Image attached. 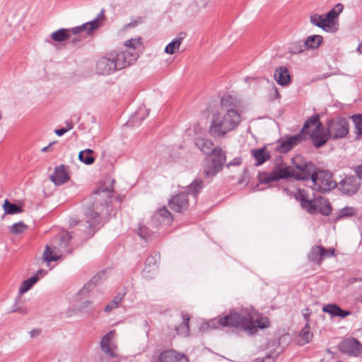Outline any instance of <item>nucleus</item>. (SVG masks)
<instances>
[{
	"label": "nucleus",
	"instance_id": "nucleus-1",
	"mask_svg": "<svg viewBox=\"0 0 362 362\" xmlns=\"http://www.w3.org/2000/svg\"><path fill=\"white\" fill-rule=\"evenodd\" d=\"M241 101L235 97L225 94L221 99L220 110L211 119L209 133L216 137H222L234 131L242 122Z\"/></svg>",
	"mask_w": 362,
	"mask_h": 362
},
{
	"label": "nucleus",
	"instance_id": "nucleus-2",
	"mask_svg": "<svg viewBox=\"0 0 362 362\" xmlns=\"http://www.w3.org/2000/svg\"><path fill=\"white\" fill-rule=\"evenodd\" d=\"M140 45L139 39H131L124 42L125 50L110 57H103L96 63V71L98 74L109 75L116 70L125 68L133 64L139 57L136 49Z\"/></svg>",
	"mask_w": 362,
	"mask_h": 362
},
{
	"label": "nucleus",
	"instance_id": "nucleus-3",
	"mask_svg": "<svg viewBox=\"0 0 362 362\" xmlns=\"http://www.w3.org/2000/svg\"><path fill=\"white\" fill-rule=\"evenodd\" d=\"M211 323H216L226 327L243 328L251 333L256 331L257 327L263 329L268 326L269 322L266 317H260L257 312L252 308H245L240 312H230L224 317L213 320Z\"/></svg>",
	"mask_w": 362,
	"mask_h": 362
},
{
	"label": "nucleus",
	"instance_id": "nucleus-4",
	"mask_svg": "<svg viewBox=\"0 0 362 362\" xmlns=\"http://www.w3.org/2000/svg\"><path fill=\"white\" fill-rule=\"evenodd\" d=\"M300 160V157L293 158L295 168L283 162L276 163L270 173H262L259 174V181L261 183L269 184L288 177H293L297 180L306 178L310 173L309 165H306V162L304 161L298 162Z\"/></svg>",
	"mask_w": 362,
	"mask_h": 362
},
{
	"label": "nucleus",
	"instance_id": "nucleus-5",
	"mask_svg": "<svg viewBox=\"0 0 362 362\" xmlns=\"http://www.w3.org/2000/svg\"><path fill=\"white\" fill-rule=\"evenodd\" d=\"M204 187L202 180H195L187 188L186 191L173 196L168 202L170 208L175 212L182 213L187 210L189 206V197L193 199L195 204L197 201V194Z\"/></svg>",
	"mask_w": 362,
	"mask_h": 362
},
{
	"label": "nucleus",
	"instance_id": "nucleus-6",
	"mask_svg": "<svg viewBox=\"0 0 362 362\" xmlns=\"http://www.w3.org/2000/svg\"><path fill=\"white\" fill-rule=\"evenodd\" d=\"M293 197L296 200L300 202L301 208L310 214L320 213L327 216L332 211L331 206L327 202L326 199L322 197L311 199L304 189H298L294 193Z\"/></svg>",
	"mask_w": 362,
	"mask_h": 362
},
{
	"label": "nucleus",
	"instance_id": "nucleus-7",
	"mask_svg": "<svg viewBox=\"0 0 362 362\" xmlns=\"http://www.w3.org/2000/svg\"><path fill=\"white\" fill-rule=\"evenodd\" d=\"M300 133L303 140L309 134V137L316 148L323 146L330 138L328 132H325L318 115H314L308 119L303 124Z\"/></svg>",
	"mask_w": 362,
	"mask_h": 362
},
{
	"label": "nucleus",
	"instance_id": "nucleus-8",
	"mask_svg": "<svg viewBox=\"0 0 362 362\" xmlns=\"http://www.w3.org/2000/svg\"><path fill=\"white\" fill-rule=\"evenodd\" d=\"M306 165H309V171L308 177L301 180H308L310 179L313 185L312 189L319 192H327L335 188L337 185L333 180L332 175L325 170L315 171V165L311 163L306 162Z\"/></svg>",
	"mask_w": 362,
	"mask_h": 362
},
{
	"label": "nucleus",
	"instance_id": "nucleus-9",
	"mask_svg": "<svg viewBox=\"0 0 362 362\" xmlns=\"http://www.w3.org/2000/svg\"><path fill=\"white\" fill-rule=\"evenodd\" d=\"M58 240V244H52L51 246L46 245L43 254V259L45 262L49 263L52 261H57L64 253L68 252L66 250L69 240L68 234L60 237Z\"/></svg>",
	"mask_w": 362,
	"mask_h": 362
},
{
	"label": "nucleus",
	"instance_id": "nucleus-10",
	"mask_svg": "<svg viewBox=\"0 0 362 362\" xmlns=\"http://www.w3.org/2000/svg\"><path fill=\"white\" fill-rule=\"evenodd\" d=\"M344 6L341 4H336L327 14L322 15L320 28L325 32L333 33L337 31L338 18L343 11Z\"/></svg>",
	"mask_w": 362,
	"mask_h": 362
},
{
	"label": "nucleus",
	"instance_id": "nucleus-11",
	"mask_svg": "<svg viewBox=\"0 0 362 362\" xmlns=\"http://www.w3.org/2000/svg\"><path fill=\"white\" fill-rule=\"evenodd\" d=\"M327 132L330 138L338 139L345 137L349 133V123L345 118L339 117L328 122Z\"/></svg>",
	"mask_w": 362,
	"mask_h": 362
},
{
	"label": "nucleus",
	"instance_id": "nucleus-12",
	"mask_svg": "<svg viewBox=\"0 0 362 362\" xmlns=\"http://www.w3.org/2000/svg\"><path fill=\"white\" fill-rule=\"evenodd\" d=\"M115 334V331L111 330L102 338L100 341L101 350L109 358L119 356L117 346L114 341Z\"/></svg>",
	"mask_w": 362,
	"mask_h": 362
},
{
	"label": "nucleus",
	"instance_id": "nucleus-13",
	"mask_svg": "<svg viewBox=\"0 0 362 362\" xmlns=\"http://www.w3.org/2000/svg\"><path fill=\"white\" fill-rule=\"evenodd\" d=\"M104 9H102L94 20L83 23L80 26H76L75 28L69 29L70 35H71V34L77 35L83 32H85L86 34H90L91 32H93V30H96L102 25V21L104 20Z\"/></svg>",
	"mask_w": 362,
	"mask_h": 362
},
{
	"label": "nucleus",
	"instance_id": "nucleus-14",
	"mask_svg": "<svg viewBox=\"0 0 362 362\" xmlns=\"http://www.w3.org/2000/svg\"><path fill=\"white\" fill-rule=\"evenodd\" d=\"M335 255V250L333 248L326 249L322 246L313 247L308 254V258L310 261L320 264L322 261L329 257Z\"/></svg>",
	"mask_w": 362,
	"mask_h": 362
},
{
	"label": "nucleus",
	"instance_id": "nucleus-15",
	"mask_svg": "<svg viewBox=\"0 0 362 362\" xmlns=\"http://www.w3.org/2000/svg\"><path fill=\"white\" fill-rule=\"evenodd\" d=\"M338 187L343 194L352 195L358 190L360 182L356 177L349 176L339 182Z\"/></svg>",
	"mask_w": 362,
	"mask_h": 362
},
{
	"label": "nucleus",
	"instance_id": "nucleus-16",
	"mask_svg": "<svg viewBox=\"0 0 362 362\" xmlns=\"http://www.w3.org/2000/svg\"><path fill=\"white\" fill-rule=\"evenodd\" d=\"M303 140L302 134H299L279 140L276 150L281 153H286L291 151L296 145Z\"/></svg>",
	"mask_w": 362,
	"mask_h": 362
},
{
	"label": "nucleus",
	"instance_id": "nucleus-17",
	"mask_svg": "<svg viewBox=\"0 0 362 362\" xmlns=\"http://www.w3.org/2000/svg\"><path fill=\"white\" fill-rule=\"evenodd\" d=\"M341 352L350 356H358L361 353V344L354 338H349L344 340L339 345Z\"/></svg>",
	"mask_w": 362,
	"mask_h": 362
},
{
	"label": "nucleus",
	"instance_id": "nucleus-18",
	"mask_svg": "<svg viewBox=\"0 0 362 362\" xmlns=\"http://www.w3.org/2000/svg\"><path fill=\"white\" fill-rule=\"evenodd\" d=\"M157 362H189V361L185 354L168 349L160 354Z\"/></svg>",
	"mask_w": 362,
	"mask_h": 362
},
{
	"label": "nucleus",
	"instance_id": "nucleus-19",
	"mask_svg": "<svg viewBox=\"0 0 362 362\" xmlns=\"http://www.w3.org/2000/svg\"><path fill=\"white\" fill-rule=\"evenodd\" d=\"M49 178L54 185H61L66 182L69 177L65 169V166L62 165L55 168L54 173L50 175Z\"/></svg>",
	"mask_w": 362,
	"mask_h": 362
},
{
	"label": "nucleus",
	"instance_id": "nucleus-20",
	"mask_svg": "<svg viewBox=\"0 0 362 362\" xmlns=\"http://www.w3.org/2000/svg\"><path fill=\"white\" fill-rule=\"evenodd\" d=\"M274 78L276 82L282 86H287L291 83L290 74L287 68L284 66L276 68L274 73Z\"/></svg>",
	"mask_w": 362,
	"mask_h": 362
},
{
	"label": "nucleus",
	"instance_id": "nucleus-21",
	"mask_svg": "<svg viewBox=\"0 0 362 362\" xmlns=\"http://www.w3.org/2000/svg\"><path fill=\"white\" fill-rule=\"evenodd\" d=\"M153 217L158 220L161 224L170 225L173 220L171 213L163 206L155 213Z\"/></svg>",
	"mask_w": 362,
	"mask_h": 362
},
{
	"label": "nucleus",
	"instance_id": "nucleus-22",
	"mask_svg": "<svg viewBox=\"0 0 362 362\" xmlns=\"http://www.w3.org/2000/svg\"><path fill=\"white\" fill-rule=\"evenodd\" d=\"M322 311L330 314L333 317L338 316L341 318H344L350 314L349 311L341 309L336 304H328L325 305L322 308Z\"/></svg>",
	"mask_w": 362,
	"mask_h": 362
},
{
	"label": "nucleus",
	"instance_id": "nucleus-23",
	"mask_svg": "<svg viewBox=\"0 0 362 362\" xmlns=\"http://www.w3.org/2000/svg\"><path fill=\"white\" fill-rule=\"evenodd\" d=\"M253 157L256 160V165H260L270 158V153L265 147L252 151Z\"/></svg>",
	"mask_w": 362,
	"mask_h": 362
},
{
	"label": "nucleus",
	"instance_id": "nucleus-24",
	"mask_svg": "<svg viewBox=\"0 0 362 362\" xmlns=\"http://www.w3.org/2000/svg\"><path fill=\"white\" fill-rule=\"evenodd\" d=\"M184 39V34L180 33L179 35L174 38L165 48V52L169 54L175 53L179 49Z\"/></svg>",
	"mask_w": 362,
	"mask_h": 362
},
{
	"label": "nucleus",
	"instance_id": "nucleus-25",
	"mask_svg": "<svg viewBox=\"0 0 362 362\" xmlns=\"http://www.w3.org/2000/svg\"><path fill=\"white\" fill-rule=\"evenodd\" d=\"M51 39L57 42H64L71 38L70 30L67 28L59 29L50 35Z\"/></svg>",
	"mask_w": 362,
	"mask_h": 362
},
{
	"label": "nucleus",
	"instance_id": "nucleus-26",
	"mask_svg": "<svg viewBox=\"0 0 362 362\" xmlns=\"http://www.w3.org/2000/svg\"><path fill=\"white\" fill-rule=\"evenodd\" d=\"M221 170L220 164H216L210 160H206L204 165V173L207 177L214 176Z\"/></svg>",
	"mask_w": 362,
	"mask_h": 362
},
{
	"label": "nucleus",
	"instance_id": "nucleus-27",
	"mask_svg": "<svg viewBox=\"0 0 362 362\" xmlns=\"http://www.w3.org/2000/svg\"><path fill=\"white\" fill-rule=\"evenodd\" d=\"M100 279V276H94L84 286L78 291V295L86 296L90 291H93Z\"/></svg>",
	"mask_w": 362,
	"mask_h": 362
},
{
	"label": "nucleus",
	"instance_id": "nucleus-28",
	"mask_svg": "<svg viewBox=\"0 0 362 362\" xmlns=\"http://www.w3.org/2000/svg\"><path fill=\"white\" fill-rule=\"evenodd\" d=\"M323 38L321 35H310L303 41L306 49H315L318 48L322 43Z\"/></svg>",
	"mask_w": 362,
	"mask_h": 362
},
{
	"label": "nucleus",
	"instance_id": "nucleus-29",
	"mask_svg": "<svg viewBox=\"0 0 362 362\" xmlns=\"http://www.w3.org/2000/svg\"><path fill=\"white\" fill-rule=\"evenodd\" d=\"M148 115V111L146 107H140L138 111L132 116V121H128L127 124L133 126L140 124L144 118Z\"/></svg>",
	"mask_w": 362,
	"mask_h": 362
},
{
	"label": "nucleus",
	"instance_id": "nucleus-30",
	"mask_svg": "<svg viewBox=\"0 0 362 362\" xmlns=\"http://www.w3.org/2000/svg\"><path fill=\"white\" fill-rule=\"evenodd\" d=\"M195 144L197 148L205 154L212 153L214 148L213 143L207 139H197Z\"/></svg>",
	"mask_w": 362,
	"mask_h": 362
},
{
	"label": "nucleus",
	"instance_id": "nucleus-31",
	"mask_svg": "<svg viewBox=\"0 0 362 362\" xmlns=\"http://www.w3.org/2000/svg\"><path fill=\"white\" fill-rule=\"evenodd\" d=\"M313 338V333L310 331V327L308 322L306 323L305 326L301 329L298 335V344L300 345H304L309 343Z\"/></svg>",
	"mask_w": 362,
	"mask_h": 362
},
{
	"label": "nucleus",
	"instance_id": "nucleus-32",
	"mask_svg": "<svg viewBox=\"0 0 362 362\" xmlns=\"http://www.w3.org/2000/svg\"><path fill=\"white\" fill-rule=\"evenodd\" d=\"M213 158L210 160L213 161L216 164H220V168L222 169L223 164L226 163V155L223 152V150L220 147H216L214 148L213 151Z\"/></svg>",
	"mask_w": 362,
	"mask_h": 362
},
{
	"label": "nucleus",
	"instance_id": "nucleus-33",
	"mask_svg": "<svg viewBox=\"0 0 362 362\" xmlns=\"http://www.w3.org/2000/svg\"><path fill=\"white\" fill-rule=\"evenodd\" d=\"M85 214L89 228H93L99 223V214L98 212L89 209Z\"/></svg>",
	"mask_w": 362,
	"mask_h": 362
},
{
	"label": "nucleus",
	"instance_id": "nucleus-34",
	"mask_svg": "<svg viewBox=\"0 0 362 362\" xmlns=\"http://www.w3.org/2000/svg\"><path fill=\"white\" fill-rule=\"evenodd\" d=\"M189 316L188 315H182V323L177 328L178 334L182 337H187L189 334Z\"/></svg>",
	"mask_w": 362,
	"mask_h": 362
},
{
	"label": "nucleus",
	"instance_id": "nucleus-35",
	"mask_svg": "<svg viewBox=\"0 0 362 362\" xmlns=\"http://www.w3.org/2000/svg\"><path fill=\"white\" fill-rule=\"evenodd\" d=\"M38 280L39 277L37 275H35L25 280L19 288V293L22 294L27 292Z\"/></svg>",
	"mask_w": 362,
	"mask_h": 362
},
{
	"label": "nucleus",
	"instance_id": "nucleus-36",
	"mask_svg": "<svg viewBox=\"0 0 362 362\" xmlns=\"http://www.w3.org/2000/svg\"><path fill=\"white\" fill-rule=\"evenodd\" d=\"M124 296V293H118L114 299L112 300L110 303L107 305L104 309L105 312L109 313L112 311L113 309L117 308L119 304L122 302Z\"/></svg>",
	"mask_w": 362,
	"mask_h": 362
},
{
	"label": "nucleus",
	"instance_id": "nucleus-37",
	"mask_svg": "<svg viewBox=\"0 0 362 362\" xmlns=\"http://www.w3.org/2000/svg\"><path fill=\"white\" fill-rule=\"evenodd\" d=\"M4 209L5 213L8 214H15L22 211V209L20 206H17L16 204L10 203L8 200H5L4 202Z\"/></svg>",
	"mask_w": 362,
	"mask_h": 362
},
{
	"label": "nucleus",
	"instance_id": "nucleus-38",
	"mask_svg": "<svg viewBox=\"0 0 362 362\" xmlns=\"http://www.w3.org/2000/svg\"><path fill=\"white\" fill-rule=\"evenodd\" d=\"M356 209L351 206H345L338 214V218L354 216L356 214Z\"/></svg>",
	"mask_w": 362,
	"mask_h": 362
},
{
	"label": "nucleus",
	"instance_id": "nucleus-39",
	"mask_svg": "<svg viewBox=\"0 0 362 362\" xmlns=\"http://www.w3.org/2000/svg\"><path fill=\"white\" fill-rule=\"evenodd\" d=\"M80 310L82 312L90 314L95 310V307L93 305L92 301L85 300V301L82 302V303L81 304Z\"/></svg>",
	"mask_w": 362,
	"mask_h": 362
},
{
	"label": "nucleus",
	"instance_id": "nucleus-40",
	"mask_svg": "<svg viewBox=\"0 0 362 362\" xmlns=\"http://www.w3.org/2000/svg\"><path fill=\"white\" fill-rule=\"evenodd\" d=\"M352 119L356 126V134L362 135V115H354Z\"/></svg>",
	"mask_w": 362,
	"mask_h": 362
},
{
	"label": "nucleus",
	"instance_id": "nucleus-41",
	"mask_svg": "<svg viewBox=\"0 0 362 362\" xmlns=\"http://www.w3.org/2000/svg\"><path fill=\"white\" fill-rule=\"evenodd\" d=\"M145 267H151L152 270H157V256L156 255H151L149 256L145 262Z\"/></svg>",
	"mask_w": 362,
	"mask_h": 362
},
{
	"label": "nucleus",
	"instance_id": "nucleus-42",
	"mask_svg": "<svg viewBox=\"0 0 362 362\" xmlns=\"http://www.w3.org/2000/svg\"><path fill=\"white\" fill-rule=\"evenodd\" d=\"M305 45L304 42H297L293 43L291 47V51L293 53H300L304 51Z\"/></svg>",
	"mask_w": 362,
	"mask_h": 362
},
{
	"label": "nucleus",
	"instance_id": "nucleus-43",
	"mask_svg": "<svg viewBox=\"0 0 362 362\" xmlns=\"http://www.w3.org/2000/svg\"><path fill=\"white\" fill-rule=\"evenodd\" d=\"M26 228V226L23 222L14 223L11 228V231L14 234L21 233Z\"/></svg>",
	"mask_w": 362,
	"mask_h": 362
},
{
	"label": "nucleus",
	"instance_id": "nucleus-44",
	"mask_svg": "<svg viewBox=\"0 0 362 362\" xmlns=\"http://www.w3.org/2000/svg\"><path fill=\"white\" fill-rule=\"evenodd\" d=\"M157 270H152L151 267H145L143 269L142 274L146 279H152L156 274Z\"/></svg>",
	"mask_w": 362,
	"mask_h": 362
},
{
	"label": "nucleus",
	"instance_id": "nucleus-45",
	"mask_svg": "<svg viewBox=\"0 0 362 362\" xmlns=\"http://www.w3.org/2000/svg\"><path fill=\"white\" fill-rule=\"evenodd\" d=\"M322 15L318 13H312L310 16V23L318 28H320Z\"/></svg>",
	"mask_w": 362,
	"mask_h": 362
},
{
	"label": "nucleus",
	"instance_id": "nucleus-46",
	"mask_svg": "<svg viewBox=\"0 0 362 362\" xmlns=\"http://www.w3.org/2000/svg\"><path fill=\"white\" fill-rule=\"evenodd\" d=\"M211 0H196V5L199 11L210 6Z\"/></svg>",
	"mask_w": 362,
	"mask_h": 362
},
{
	"label": "nucleus",
	"instance_id": "nucleus-47",
	"mask_svg": "<svg viewBox=\"0 0 362 362\" xmlns=\"http://www.w3.org/2000/svg\"><path fill=\"white\" fill-rule=\"evenodd\" d=\"M138 234L141 238L146 239L149 236L148 229L145 226H140Z\"/></svg>",
	"mask_w": 362,
	"mask_h": 362
},
{
	"label": "nucleus",
	"instance_id": "nucleus-48",
	"mask_svg": "<svg viewBox=\"0 0 362 362\" xmlns=\"http://www.w3.org/2000/svg\"><path fill=\"white\" fill-rule=\"evenodd\" d=\"M95 158L92 156V153H86L83 156V163L86 165L93 163Z\"/></svg>",
	"mask_w": 362,
	"mask_h": 362
},
{
	"label": "nucleus",
	"instance_id": "nucleus-49",
	"mask_svg": "<svg viewBox=\"0 0 362 362\" xmlns=\"http://www.w3.org/2000/svg\"><path fill=\"white\" fill-rule=\"evenodd\" d=\"M241 162H242L241 158H240V157L235 158L233 160L230 161L227 164V167L239 165H240Z\"/></svg>",
	"mask_w": 362,
	"mask_h": 362
},
{
	"label": "nucleus",
	"instance_id": "nucleus-50",
	"mask_svg": "<svg viewBox=\"0 0 362 362\" xmlns=\"http://www.w3.org/2000/svg\"><path fill=\"white\" fill-rule=\"evenodd\" d=\"M93 151L89 148H87L84 151H81L78 154V159L83 163V156L86 153H93Z\"/></svg>",
	"mask_w": 362,
	"mask_h": 362
},
{
	"label": "nucleus",
	"instance_id": "nucleus-51",
	"mask_svg": "<svg viewBox=\"0 0 362 362\" xmlns=\"http://www.w3.org/2000/svg\"><path fill=\"white\" fill-rule=\"evenodd\" d=\"M274 361V358L271 355H267L265 358H257L255 362H273Z\"/></svg>",
	"mask_w": 362,
	"mask_h": 362
},
{
	"label": "nucleus",
	"instance_id": "nucleus-52",
	"mask_svg": "<svg viewBox=\"0 0 362 362\" xmlns=\"http://www.w3.org/2000/svg\"><path fill=\"white\" fill-rule=\"evenodd\" d=\"M354 172L358 178L362 180V164L355 167Z\"/></svg>",
	"mask_w": 362,
	"mask_h": 362
},
{
	"label": "nucleus",
	"instance_id": "nucleus-53",
	"mask_svg": "<svg viewBox=\"0 0 362 362\" xmlns=\"http://www.w3.org/2000/svg\"><path fill=\"white\" fill-rule=\"evenodd\" d=\"M41 334L40 329H34L30 331L29 334L31 338H35L38 337Z\"/></svg>",
	"mask_w": 362,
	"mask_h": 362
},
{
	"label": "nucleus",
	"instance_id": "nucleus-54",
	"mask_svg": "<svg viewBox=\"0 0 362 362\" xmlns=\"http://www.w3.org/2000/svg\"><path fill=\"white\" fill-rule=\"evenodd\" d=\"M69 129L70 128H69V129L62 128L59 129H55L54 133L57 136H61L64 135Z\"/></svg>",
	"mask_w": 362,
	"mask_h": 362
},
{
	"label": "nucleus",
	"instance_id": "nucleus-55",
	"mask_svg": "<svg viewBox=\"0 0 362 362\" xmlns=\"http://www.w3.org/2000/svg\"><path fill=\"white\" fill-rule=\"evenodd\" d=\"M272 90V92H273V93L274 95L275 98H280L279 93V91H278V90H277V88L276 87H274Z\"/></svg>",
	"mask_w": 362,
	"mask_h": 362
},
{
	"label": "nucleus",
	"instance_id": "nucleus-56",
	"mask_svg": "<svg viewBox=\"0 0 362 362\" xmlns=\"http://www.w3.org/2000/svg\"><path fill=\"white\" fill-rule=\"evenodd\" d=\"M54 143H50L48 146L43 147L41 149L42 152H47L51 149V146Z\"/></svg>",
	"mask_w": 362,
	"mask_h": 362
},
{
	"label": "nucleus",
	"instance_id": "nucleus-57",
	"mask_svg": "<svg viewBox=\"0 0 362 362\" xmlns=\"http://www.w3.org/2000/svg\"><path fill=\"white\" fill-rule=\"evenodd\" d=\"M45 274H46L45 271H44L42 269H39L37 272V274L35 275H37V276L39 277V276H44Z\"/></svg>",
	"mask_w": 362,
	"mask_h": 362
},
{
	"label": "nucleus",
	"instance_id": "nucleus-58",
	"mask_svg": "<svg viewBox=\"0 0 362 362\" xmlns=\"http://www.w3.org/2000/svg\"><path fill=\"white\" fill-rule=\"evenodd\" d=\"M14 311L18 312L21 314H25L27 313V311L24 309H18V310H15Z\"/></svg>",
	"mask_w": 362,
	"mask_h": 362
},
{
	"label": "nucleus",
	"instance_id": "nucleus-59",
	"mask_svg": "<svg viewBox=\"0 0 362 362\" xmlns=\"http://www.w3.org/2000/svg\"><path fill=\"white\" fill-rule=\"evenodd\" d=\"M357 50L362 54V43H360L358 46Z\"/></svg>",
	"mask_w": 362,
	"mask_h": 362
},
{
	"label": "nucleus",
	"instance_id": "nucleus-60",
	"mask_svg": "<svg viewBox=\"0 0 362 362\" xmlns=\"http://www.w3.org/2000/svg\"><path fill=\"white\" fill-rule=\"evenodd\" d=\"M71 41L73 43H75L76 42L79 41V39L75 37L71 40Z\"/></svg>",
	"mask_w": 362,
	"mask_h": 362
},
{
	"label": "nucleus",
	"instance_id": "nucleus-61",
	"mask_svg": "<svg viewBox=\"0 0 362 362\" xmlns=\"http://www.w3.org/2000/svg\"><path fill=\"white\" fill-rule=\"evenodd\" d=\"M303 316L305 317V318H308V315L307 314H303Z\"/></svg>",
	"mask_w": 362,
	"mask_h": 362
},
{
	"label": "nucleus",
	"instance_id": "nucleus-62",
	"mask_svg": "<svg viewBox=\"0 0 362 362\" xmlns=\"http://www.w3.org/2000/svg\"><path fill=\"white\" fill-rule=\"evenodd\" d=\"M361 2H362V0H361Z\"/></svg>",
	"mask_w": 362,
	"mask_h": 362
}]
</instances>
